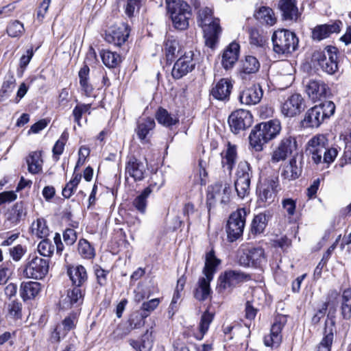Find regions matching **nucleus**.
Instances as JSON below:
<instances>
[{"label":"nucleus","mask_w":351,"mask_h":351,"mask_svg":"<svg viewBox=\"0 0 351 351\" xmlns=\"http://www.w3.org/2000/svg\"><path fill=\"white\" fill-rule=\"evenodd\" d=\"M327 145V139L324 135H317L311 138L306 147V152L312 156V160L316 164L322 162V154Z\"/></svg>","instance_id":"20"},{"label":"nucleus","mask_w":351,"mask_h":351,"mask_svg":"<svg viewBox=\"0 0 351 351\" xmlns=\"http://www.w3.org/2000/svg\"><path fill=\"white\" fill-rule=\"evenodd\" d=\"M278 8L285 20H293L297 18L298 8L294 0H280Z\"/></svg>","instance_id":"38"},{"label":"nucleus","mask_w":351,"mask_h":351,"mask_svg":"<svg viewBox=\"0 0 351 351\" xmlns=\"http://www.w3.org/2000/svg\"><path fill=\"white\" fill-rule=\"evenodd\" d=\"M32 232L40 239L47 237L49 235V230L46 224V221L41 218L32 223Z\"/></svg>","instance_id":"49"},{"label":"nucleus","mask_w":351,"mask_h":351,"mask_svg":"<svg viewBox=\"0 0 351 351\" xmlns=\"http://www.w3.org/2000/svg\"><path fill=\"white\" fill-rule=\"evenodd\" d=\"M341 310L344 319L351 317V289H346L342 293Z\"/></svg>","instance_id":"46"},{"label":"nucleus","mask_w":351,"mask_h":351,"mask_svg":"<svg viewBox=\"0 0 351 351\" xmlns=\"http://www.w3.org/2000/svg\"><path fill=\"white\" fill-rule=\"evenodd\" d=\"M38 253L45 257H50L54 251V246L49 239H43L38 245Z\"/></svg>","instance_id":"56"},{"label":"nucleus","mask_w":351,"mask_h":351,"mask_svg":"<svg viewBox=\"0 0 351 351\" xmlns=\"http://www.w3.org/2000/svg\"><path fill=\"white\" fill-rule=\"evenodd\" d=\"M230 188L229 185L224 186L221 183H215L208 188L206 205L208 211L211 208L215 206L216 202L219 201L221 204L226 203L229 201V194Z\"/></svg>","instance_id":"12"},{"label":"nucleus","mask_w":351,"mask_h":351,"mask_svg":"<svg viewBox=\"0 0 351 351\" xmlns=\"http://www.w3.org/2000/svg\"><path fill=\"white\" fill-rule=\"evenodd\" d=\"M214 319V314L206 310L202 315L199 324V329L203 337L208 330L210 325Z\"/></svg>","instance_id":"54"},{"label":"nucleus","mask_w":351,"mask_h":351,"mask_svg":"<svg viewBox=\"0 0 351 351\" xmlns=\"http://www.w3.org/2000/svg\"><path fill=\"white\" fill-rule=\"evenodd\" d=\"M250 279V276L241 271L228 270L219 278V289L221 290H232L237 285Z\"/></svg>","instance_id":"13"},{"label":"nucleus","mask_w":351,"mask_h":351,"mask_svg":"<svg viewBox=\"0 0 351 351\" xmlns=\"http://www.w3.org/2000/svg\"><path fill=\"white\" fill-rule=\"evenodd\" d=\"M220 263L221 261L215 256V251L212 249L206 254L205 265L203 269L204 276L213 279L216 268Z\"/></svg>","instance_id":"35"},{"label":"nucleus","mask_w":351,"mask_h":351,"mask_svg":"<svg viewBox=\"0 0 351 351\" xmlns=\"http://www.w3.org/2000/svg\"><path fill=\"white\" fill-rule=\"evenodd\" d=\"M147 317V313L143 314L141 312H136L133 313L128 320V326L133 329L141 328L145 325V319Z\"/></svg>","instance_id":"53"},{"label":"nucleus","mask_w":351,"mask_h":351,"mask_svg":"<svg viewBox=\"0 0 351 351\" xmlns=\"http://www.w3.org/2000/svg\"><path fill=\"white\" fill-rule=\"evenodd\" d=\"M197 18L198 25L204 31L206 45L214 48L221 32L219 19L213 16L212 10L208 7L199 10Z\"/></svg>","instance_id":"1"},{"label":"nucleus","mask_w":351,"mask_h":351,"mask_svg":"<svg viewBox=\"0 0 351 351\" xmlns=\"http://www.w3.org/2000/svg\"><path fill=\"white\" fill-rule=\"evenodd\" d=\"M239 45L237 43H232L223 51L221 64L226 70L231 68L238 59Z\"/></svg>","instance_id":"30"},{"label":"nucleus","mask_w":351,"mask_h":351,"mask_svg":"<svg viewBox=\"0 0 351 351\" xmlns=\"http://www.w3.org/2000/svg\"><path fill=\"white\" fill-rule=\"evenodd\" d=\"M306 108L305 100L298 93L289 95L281 104V112L287 117L300 114Z\"/></svg>","instance_id":"11"},{"label":"nucleus","mask_w":351,"mask_h":351,"mask_svg":"<svg viewBox=\"0 0 351 351\" xmlns=\"http://www.w3.org/2000/svg\"><path fill=\"white\" fill-rule=\"evenodd\" d=\"M237 259L239 264L245 267H261L267 262L265 251L260 247L239 250Z\"/></svg>","instance_id":"7"},{"label":"nucleus","mask_w":351,"mask_h":351,"mask_svg":"<svg viewBox=\"0 0 351 351\" xmlns=\"http://www.w3.org/2000/svg\"><path fill=\"white\" fill-rule=\"evenodd\" d=\"M276 197V193L274 191L263 186L259 189L258 202L260 206L266 207L275 201Z\"/></svg>","instance_id":"44"},{"label":"nucleus","mask_w":351,"mask_h":351,"mask_svg":"<svg viewBox=\"0 0 351 351\" xmlns=\"http://www.w3.org/2000/svg\"><path fill=\"white\" fill-rule=\"evenodd\" d=\"M155 125L156 123L153 118L143 117L139 119L135 131L143 143L149 142L152 132Z\"/></svg>","instance_id":"23"},{"label":"nucleus","mask_w":351,"mask_h":351,"mask_svg":"<svg viewBox=\"0 0 351 351\" xmlns=\"http://www.w3.org/2000/svg\"><path fill=\"white\" fill-rule=\"evenodd\" d=\"M228 123L232 132L238 134L251 126L252 116L250 111L239 109L231 113L228 118Z\"/></svg>","instance_id":"14"},{"label":"nucleus","mask_w":351,"mask_h":351,"mask_svg":"<svg viewBox=\"0 0 351 351\" xmlns=\"http://www.w3.org/2000/svg\"><path fill=\"white\" fill-rule=\"evenodd\" d=\"M49 260L30 255L23 270V275L27 278L42 280L49 272Z\"/></svg>","instance_id":"6"},{"label":"nucleus","mask_w":351,"mask_h":351,"mask_svg":"<svg viewBox=\"0 0 351 351\" xmlns=\"http://www.w3.org/2000/svg\"><path fill=\"white\" fill-rule=\"evenodd\" d=\"M335 331V311L328 312L327 318L325 321V327L324 330V337L317 346V351H330L331 346L334 339V332Z\"/></svg>","instance_id":"18"},{"label":"nucleus","mask_w":351,"mask_h":351,"mask_svg":"<svg viewBox=\"0 0 351 351\" xmlns=\"http://www.w3.org/2000/svg\"><path fill=\"white\" fill-rule=\"evenodd\" d=\"M160 300L158 298L152 299L148 302H143L141 308L143 314L147 313V317L158 306Z\"/></svg>","instance_id":"61"},{"label":"nucleus","mask_w":351,"mask_h":351,"mask_svg":"<svg viewBox=\"0 0 351 351\" xmlns=\"http://www.w3.org/2000/svg\"><path fill=\"white\" fill-rule=\"evenodd\" d=\"M152 330H147L143 336L142 341L139 343L134 340L130 341V345L136 350V351H149L152 347L154 338L152 336Z\"/></svg>","instance_id":"42"},{"label":"nucleus","mask_w":351,"mask_h":351,"mask_svg":"<svg viewBox=\"0 0 351 351\" xmlns=\"http://www.w3.org/2000/svg\"><path fill=\"white\" fill-rule=\"evenodd\" d=\"M25 251L21 245H17L10 249V254L14 261H19L23 256Z\"/></svg>","instance_id":"64"},{"label":"nucleus","mask_w":351,"mask_h":351,"mask_svg":"<svg viewBox=\"0 0 351 351\" xmlns=\"http://www.w3.org/2000/svg\"><path fill=\"white\" fill-rule=\"evenodd\" d=\"M146 167L144 163L134 156L129 158L125 165V173L134 178L135 181H141L145 177Z\"/></svg>","instance_id":"24"},{"label":"nucleus","mask_w":351,"mask_h":351,"mask_svg":"<svg viewBox=\"0 0 351 351\" xmlns=\"http://www.w3.org/2000/svg\"><path fill=\"white\" fill-rule=\"evenodd\" d=\"M131 332V327L127 324H121L114 330L110 337L114 340L122 339Z\"/></svg>","instance_id":"57"},{"label":"nucleus","mask_w":351,"mask_h":351,"mask_svg":"<svg viewBox=\"0 0 351 351\" xmlns=\"http://www.w3.org/2000/svg\"><path fill=\"white\" fill-rule=\"evenodd\" d=\"M302 172V161H298L296 157L291 158L281 173V177L287 180L298 178Z\"/></svg>","instance_id":"28"},{"label":"nucleus","mask_w":351,"mask_h":351,"mask_svg":"<svg viewBox=\"0 0 351 351\" xmlns=\"http://www.w3.org/2000/svg\"><path fill=\"white\" fill-rule=\"evenodd\" d=\"M130 31L129 25L123 23L112 25L106 31L105 40L116 46H121L128 40Z\"/></svg>","instance_id":"17"},{"label":"nucleus","mask_w":351,"mask_h":351,"mask_svg":"<svg viewBox=\"0 0 351 351\" xmlns=\"http://www.w3.org/2000/svg\"><path fill=\"white\" fill-rule=\"evenodd\" d=\"M78 252L84 258L90 259L95 256V250L86 239H82L78 242Z\"/></svg>","instance_id":"51"},{"label":"nucleus","mask_w":351,"mask_h":351,"mask_svg":"<svg viewBox=\"0 0 351 351\" xmlns=\"http://www.w3.org/2000/svg\"><path fill=\"white\" fill-rule=\"evenodd\" d=\"M246 215L247 211L243 208L237 209L230 215L226 226L229 241L234 242L243 235Z\"/></svg>","instance_id":"8"},{"label":"nucleus","mask_w":351,"mask_h":351,"mask_svg":"<svg viewBox=\"0 0 351 351\" xmlns=\"http://www.w3.org/2000/svg\"><path fill=\"white\" fill-rule=\"evenodd\" d=\"M42 160L40 153L33 152L27 158L28 171L31 173L36 174L42 170Z\"/></svg>","instance_id":"47"},{"label":"nucleus","mask_w":351,"mask_h":351,"mask_svg":"<svg viewBox=\"0 0 351 351\" xmlns=\"http://www.w3.org/2000/svg\"><path fill=\"white\" fill-rule=\"evenodd\" d=\"M261 64L258 60L253 56H246L241 62L239 74L242 79L247 75L254 74L258 71Z\"/></svg>","instance_id":"29"},{"label":"nucleus","mask_w":351,"mask_h":351,"mask_svg":"<svg viewBox=\"0 0 351 351\" xmlns=\"http://www.w3.org/2000/svg\"><path fill=\"white\" fill-rule=\"evenodd\" d=\"M16 85V79L14 75L10 71H8L5 77L3 83L0 90V101L4 97L8 96L13 90Z\"/></svg>","instance_id":"43"},{"label":"nucleus","mask_w":351,"mask_h":351,"mask_svg":"<svg viewBox=\"0 0 351 351\" xmlns=\"http://www.w3.org/2000/svg\"><path fill=\"white\" fill-rule=\"evenodd\" d=\"M340 21H335L331 24L319 25L312 30V38L314 40L320 41L328 38L331 34L340 31Z\"/></svg>","instance_id":"25"},{"label":"nucleus","mask_w":351,"mask_h":351,"mask_svg":"<svg viewBox=\"0 0 351 351\" xmlns=\"http://www.w3.org/2000/svg\"><path fill=\"white\" fill-rule=\"evenodd\" d=\"M156 183L150 184L149 186L145 188L141 193L138 195L133 201L134 207L141 213L144 214L146 212L147 204V198L152 193Z\"/></svg>","instance_id":"36"},{"label":"nucleus","mask_w":351,"mask_h":351,"mask_svg":"<svg viewBox=\"0 0 351 351\" xmlns=\"http://www.w3.org/2000/svg\"><path fill=\"white\" fill-rule=\"evenodd\" d=\"M213 279L205 276L201 277L197 282V287L194 290V297L199 301L206 300L210 294V282Z\"/></svg>","instance_id":"34"},{"label":"nucleus","mask_w":351,"mask_h":351,"mask_svg":"<svg viewBox=\"0 0 351 351\" xmlns=\"http://www.w3.org/2000/svg\"><path fill=\"white\" fill-rule=\"evenodd\" d=\"M254 16L261 23H265L269 26L274 25L276 22L274 11L268 7H261Z\"/></svg>","instance_id":"40"},{"label":"nucleus","mask_w":351,"mask_h":351,"mask_svg":"<svg viewBox=\"0 0 351 351\" xmlns=\"http://www.w3.org/2000/svg\"><path fill=\"white\" fill-rule=\"evenodd\" d=\"M156 119L160 124L165 127H171L178 122V118L176 115L169 113L166 109L162 108L158 110Z\"/></svg>","instance_id":"41"},{"label":"nucleus","mask_w":351,"mask_h":351,"mask_svg":"<svg viewBox=\"0 0 351 351\" xmlns=\"http://www.w3.org/2000/svg\"><path fill=\"white\" fill-rule=\"evenodd\" d=\"M180 51L178 42L173 38H168L165 43V52L167 62H172L176 53Z\"/></svg>","instance_id":"48"},{"label":"nucleus","mask_w":351,"mask_h":351,"mask_svg":"<svg viewBox=\"0 0 351 351\" xmlns=\"http://www.w3.org/2000/svg\"><path fill=\"white\" fill-rule=\"evenodd\" d=\"M273 50L278 55H288L298 47V38L295 33L287 29L275 31L271 37Z\"/></svg>","instance_id":"4"},{"label":"nucleus","mask_w":351,"mask_h":351,"mask_svg":"<svg viewBox=\"0 0 351 351\" xmlns=\"http://www.w3.org/2000/svg\"><path fill=\"white\" fill-rule=\"evenodd\" d=\"M41 285L38 282H23L20 286V295L24 301L34 299L40 291Z\"/></svg>","instance_id":"31"},{"label":"nucleus","mask_w":351,"mask_h":351,"mask_svg":"<svg viewBox=\"0 0 351 351\" xmlns=\"http://www.w3.org/2000/svg\"><path fill=\"white\" fill-rule=\"evenodd\" d=\"M24 32L23 24L19 21H14L7 27V33L11 37L21 36Z\"/></svg>","instance_id":"58"},{"label":"nucleus","mask_w":351,"mask_h":351,"mask_svg":"<svg viewBox=\"0 0 351 351\" xmlns=\"http://www.w3.org/2000/svg\"><path fill=\"white\" fill-rule=\"evenodd\" d=\"M166 8L173 27L179 30L186 29L192 12L190 5L182 0H166Z\"/></svg>","instance_id":"2"},{"label":"nucleus","mask_w":351,"mask_h":351,"mask_svg":"<svg viewBox=\"0 0 351 351\" xmlns=\"http://www.w3.org/2000/svg\"><path fill=\"white\" fill-rule=\"evenodd\" d=\"M282 206L289 216H293L295 214L296 208V202L293 199H284L282 201Z\"/></svg>","instance_id":"63"},{"label":"nucleus","mask_w":351,"mask_h":351,"mask_svg":"<svg viewBox=\"0 0 351 351\" xmlns=\"http://www.w3.org/2000/svg\"><path fill=\"white\" fill-rule=\"evenodd\" d=\"M265 136L264 133L258 125L251 131L249 136L250 145L256 152L262 151L263 145L268 142Z\"/></svg>","instance_id":"33"},{"label":"nucleus","mask_w":351,"mask_h":351,"mask_svg":"<svg viewBox=\"0 0 351 351\" xmlns=\"http://www.w3.org/2000/svg\"><path fill=\"white\" fill-rule=\"evenodd\" d=\"M143 0H127V4L125 8V12L129 17L134 16L136 10H138L141 6Z\"/></svg>","instance_id":"60"},{"label":"nucleus","mask_w":351,"mask_h":351,"mask_svg":"<svg viewBox=\"0 0 351 351\" xmlns=\"http://www.w3.org/2000/svg\"><path fill=\"white\" fill-rule=\"evenodd\" d=\"M232 87V84L230 80L222 78L212 88L210 95L217 100L228 101Z\"/></svg>","instance_id":"22"},{"label":"nucleus","mask_w":351,"mask_h":351,"mask_svg":"<svg viewBox=\"0 0 351 351\" xmlns=\"http://www.w3.org/2000/svg\"><path fill=\"white\" fill-rule=\"evenodd\" d=\"M298 149V142L295 136L287 135L284 136L279 142L278 146L274 149L271 162L278 163L285 160Z\"/></svg>","instance_id":"9"},{"label":"nucleus","mask_w":351,"mask_h":351,"mask_svg":"<svg viewBox=\"0 0 351 351\" xmlns=\"http://www.w3.org/2000/svg\"><path fill=\"white\" fill-rule=\"evenodd\" d=\"M221 156L223 168L231 173L237 160V146L228 141L226 145V149L221 152Z\"/></svg>","instance_id":"26"},{"label":"nucleus","mask_w":351,"mask_h":351,"mask_svg":"<svg viewBox=\"0 0 351 351\" xmlns=\"http://www.w3.org/2000/svg\"><path fill=\"white\" fill-rule=\"evenodd\" d=\"M7 315L12 319H19L22 317V304L21 302L12 300L7 305Z\"/></svg>","instance_id":"52"},{"label":"nucleus","mask_w":351,"mask_h":351,"mask_svg":"<svg viewBox=\"0 0 351 351\" xmlns=\"http://www.w3.org/2000/svg\"><path fill=\"white\" fill-rule=\"evenodd\" d=\"M269 213H261L254 216L251 223V232L253 234L262 233L265 229L269 217Z\"/></svg>","instance_id":"39"},{"label":"nucleus","mask_w":351,"mask_h":351,"mask_svg":"<svg viewBox=\"0 0 351 351\" xmlns=\"http://www.w3.org/2000/svg\"><path fill=\"white\" fill-rule=\"evenodd\" d=\"M193 52L189 51L176 61L172 69V75L174 78L180 79L194 69L195 64L193 61Z\"/></svg>","instance_id":"19"},{"label":"nucleus","mask_w":351,"mask_h":351,"mask_svg":"<svg viewBox=\"0 0 351 351\" xmlns=\"http://www.w3.org/2000/svg\"><path fill=\"white\" fill-rule=\"evenodd\" d=\"M263 95V90L260 84H254L245 88L239 95V101L242 104L247 106L258 104Z\"/></svg>","instance_id":"21"},{"label":"nucleus","mask_w":351,"mask_h":351,"mask_svg":"<svg viewBox=\"0 0 351 351\" xmlns=\"http://www.w3.org/2000/svg\"><path fill=\"white\" fill-rule=\"evenodd\" d=\"M12 273V263H6L0 267V285L7 282Z\"/></svg>","instance_id":"62"},{"label":"nucleus","mask_w":351,"mask_h":351,"mask_svg":"<svg viewBox=\"0 0 351 351\" xmlns=\"http://www.w3.org/2000/svg\"><path fill=\"white\" fill-rule=\"evenodd\" d=\"M287 323V317L283 315H278L275 317L270 334L264 337V344L267 347L272 348H278L282 342L281 331Z\"/></svg>","instance_id":"16"},{"label":"nucleus","mask_w":351,"mask_h":351,"mask_svg":"<svg viewBox=\"0 0 351 351\" xmlns=\"http://www.w3.org/2000/svg\"><path fill=\"white\" fill-rule=\"evenodd\" d=\"M234 187L239 197L243 199L250 192L251 180L253 171L250 164L247 161H240L236 170Z\"/></svg>","instance_id":"5"},{"label":"nucleus","mask_w":351,"mask_h":351,"mask_svg":"<svg viewBox=\"0 0 351 351\" xmlns=\"http://www.w3.org/2000/svg\"><path fill=\"white\" fill-rule=\"evenodd\" d=\"M27 215V204L23 201L17 202L5 214L3 226L11 229L17 226Z\"/></svg>","instance_id":"15"},{"label":"nucleus","mask_w":351,"mask_h":351,"mask_svg":"<svg viewBox=\"0 0 351 351\" xmlns=\"http://www.w3.org/2000/svg\"><path fill=\"white\" fill-rule=\"evenodd\" d=\"M76 322V315L74 314L70 315L65 317L62 322L61 328L62 327V335L65 336L68 331L74 328Z\"/></svg>","instance_id":"59"},{"label":"nucleus","mask_w":351,"mask_h":351,"mask_svg":"<svg viewBox=\"0 0 351 351\" xmlns=\"http://www.w3.org/2000/svg\"><path fill=\"white\" fill-rule=\"evenodd\" d=\"M100 56L103 63L108 68H114L121 62L120 56L109 50H102Z\"/></svg>","instance_id":"45"},{"label":"nucleus","mask_w":351,"mask_h":351,"mask_svg":"<svg viewBox=\"0 0 351 351\" xmlns=\"http://www.w3.org/2000/svg\"><path fill=\"white\" fill-rule=\"evenodd\" d=\"M69 276L72 285L82 287L88 280V274L85 267L81 265H71L67 268Z\"/></svg>","instance_id":"27"},{"label":"nucleus","mask_w":351,"mask_h":351,"mask_svg":"<svg viewBox=\"0 0 351 351\" xmlns=\"http://www.w3.org/2000/svg\"><path fill=\"white\" fill-rule=\"evenodd\" d=\"M335 112V105L331 101H324L308 109L301 123L304 128H317Z\"/></svg>","instance_id":"3"},{"label":"nucleus","mask_w":351,"mask_h":351,"mask_svg":"<svg viewBox=\"0 0 351 351\" xmlns=\"http://www.w3.org/2000/svg\"><path fill=\"white\" fill-rule=\"evenodd\" d=\"M265 134V138L269 141L275 138L280 132L281 126L279 121L271 120L258 124Z\"/></svg>","instance_id":"37"},{"label":"nucleus","mask_w":351,"mask_h":351,"mask_svg":"<svg viewBox=\"0 0 351 351\" xmlns=\"http://www.w3.org/2000/svg\"><path fill=\"white\" fill-rule=\"evenodd\" d=\"M327 86L322 81L312 80L306 85V91L313 100L319 99L326 94Z\"/></svg>","instance_id":"32"},{"label":"nucleus","mask_w":351,"mask_h":351,"mask_svg":"<svg viewBox=\"0 0 351 351\" xmlns=\"http://www.w3.org/2000/svg\"><path fill=\"white\" fill-rule=\"evenodd\" d=\"M83 290L81 287L74 286L67 291V298L71 306L81 304L83 302Z\"/></svg>","instance_id":"50"},{"label":"nucleus","mask_w":351,"mask_h":351,"mask_svg":"<svg viewBox=\"0 0 351 351\" xmlns=\"http://www.w3.org/2000/svg\"><path fill=\"white\" fill-rule=\"evenodd\" d=\"M267 41L265 36L262 35L256 29L252 28L250 29V43L255 47H263Z\"/></svg>","instance_id":"55"},{"label":"nucleus","mask_w":351,"mask_h":351,"mask_svg":"<svg viewBox=\"0 0 351 351\" xmlns=\"http://www.w3.org/2000/svg\"><path fill=\"white\" fill-rule=\"evenodd\" d=\"M335 50V47H327L328 58L322 51H315L313 54V60L317 62L322 69L328 74H332L337 70V55Z\"/></svg>","instance_id":"10"}]
</instances>
